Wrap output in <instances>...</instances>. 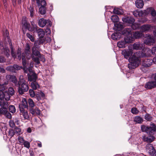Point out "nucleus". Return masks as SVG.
I'll return each mask as SVG.
<instances>
[{
	"instance_id": "51",
	"label": "nucleus",
	"mask_w": 156,
	"mask_h": 156,
	"mask_svg": "<svg viewBox=\"0 0 156 156\" xmlns=\"http://www.w3.org/2000/svg\"><path fill=\"white\" fill-rule=\"evenodd\" d=\"M18 140L20 144L21 145H22V144H23V143L25 141V140L23 138L20 136H19L18 137Z\"/></svg>"
},
{
	"instance_id": "45",
	"label": "nucleus",
	"mask_w": 156,
	"mask_h": 156,
	"mask_svg": "<svg viewBox=\"0 0 156 156\" xmlns=\"http://www.w3.org/2000/svg\"><path fill=\"white\" fill-rule=\"evenodd\" d=\"M28 10L30 13V16L32 17L34 15V10L33 8L31 6L28 8Z\"/></svg>"
},
{
	"instance_id": "6",
	"label": "nucleus",
	"mask_w": 156,
	"mask_h": 156,
	"mask_svg": "<svg viewBox=\"0 0 156 156\" xmlns=\"http://www.w3.org/2000/svg\"><path fill=\"white\" fill-rule=\"evenodd\" d=\"M9 104L6 101H0V106L4 107V110L3 112V115L7 118L11 119L12 118L11 114L8 111L7 109L8 108Z\"/></svg>"
},
{
	"instance_id": "52",
	"label": "nucleus",
	"mask_w": 156,
	"mask_h": 156,
	"mask_svg": "<svg viewBox=\"0 0 156 156\" xmlns=\"http://www.w3.org/2000/svg\"><path fill=\"white\" fill-rule=\"evenodd\" d=\"M139 27L138 24L136 23L132 24L131 28L133 30H136Z\"/></svg>"
},
{
	"instance_id": "16",
	"label": "nucleus",
	"mask_w": 156,
	"mask_h": 156,
	"mask_svg": "<svg viewBox=\"0 0 156 156\" xmlns=\"http://www.w3.org/2000/svg\"><path fill=\"white\" fill-rule=\"evenodd\" d=\"M146 148L149 154L151 155H153L155 153L156 151L152 145L150 144H147L146 146Z\"/></svg>"
},
{
	"instance_id": "46",
	"label": "nucleus",
	"mask_w": 156,
	"mask_h": 156,
	"mask_svg": "<svg viewBox=\"0 0 156 156\" xmlns=\"http://www.w3.org/2000/svg\"><path fill=\"white\" fill-rule=\"evenodd\" d=\"M9 110L12 113H15L16 111L15 107L13 105H10L9 106Z\"/></svg>"
},
{
	"instance_id": "12",
	"label": "nucleus",
	"mask_w": 156,
	"mask_h": 156,
	"mask_svg": "<svg viewBox=\"0 0 156 156\" xmlns=\"http://www.w3.org/2000/svg\"><path fill=\"white\" fill-rule=\"evenodd\" d=\"M37 4L38 6H40L39 9V11L40 14L44 15L46 13V9L45 6L46 5H43L41 3L39 2L38 0L37 1Z\"/></svg>"
},
{
	"instance_id": "62",
	"label": "nucleus",
	"mask_w": 156,
	"mask_h": 156,
	"mask_svg": "<svg viewBox=\"0 0 156 156\" xmlns=\"http://www.w3.org/2000/svg\"><path fill=\"white\" fill-rule=\"evenodd\" d=\"M9 124L10 126L12 128L15 126V124L13 120H10L9 122Z\"/></svg>"
},
{
	"instance_id": "56",
	"label": "nucleus",
	"mask_w": 156,
	"mask_h": 156,
	"mask_svg": "<svg viewBox=\"0 0 156 156\" xmlns=\"http://www.w3.org/2000/svg\"><path fill=\"white\" fill-rule=\"evenodd\" d=\"M41 44H42L40 43L39 41L37 40V41H36L34 42V46L35 47H36V48H38L40 47V45Z\"/></svg>"
},
{
	"instance_id": "5",
	"label": "nucleus",
	"mask_w": 156,
	"mask_h": 156,
	"mask_svg": "<svg viewBox=\"0 0 156 156\" xmlns=\"http://www.w3.org/2000/svg\"><path fill=\"white\" fill-rule=\"evenodd\" d=\"M141 129L142 132H144L149 135L153 134L156 131V126L154 123L151 124L150 126H146L144 125L141 127Z\"/></svg>"
},
{
	"instance_id": "26",
	"label": "nucleus",
	"mask_w": 156,
	"mask_h": 156,
	"mask_svg": "<svg viewBox=\"0 0 156 156\" xmlns=\"http://www.w3.org/2000/svg\"><path fill=\"white\" fill-rule=\"evenodd\" d=\"M124 40H125L126 42L127 43H130L132 42L133 41H134V38L133 36V34L128 35L125 36L124 38Z\"/></svg>"
},
{
	"instance_id": "10",
	"label": "nucleus",
	"mask_w": 156,
	"mask_h": 156,
	"mask_svg": "<svg viewBox=\"0 0 156 156\" xmlns=\"http://www.w3.org/2000/svg\"><path fill=\"white\" fill-rule=\"evenodd\" d=\"M156 46L155 47L152 48L151 51L149 49H147V52H148V54H147L146 53H142L141 55H139V56L142 57H149L151 55V52L152 54L154 55H156V44L154 45Z\"/></svg>"
},
{
	"instance_id": "60",
	"label": "nucleus",
	"mask_w": 156,
	"mask_h": 156,
	"mask_svg": "<svg viewBox=\"0 0 156 156\" xmlns=\"http://www.w3.org/2000/svg\"><path fill=\"white\" fill-rule=\"evenodd\" d=\"M29 93L30 96L31 97H34L35 96V93L33 90H29Z\"/></svg>"
},
{
	"instance_id": "7",
	"label": "nucleus",
	"mask_w": 156,
	"mask_h": 156,
	"mask_svg": "<svg viewBox=\"0 0 156 156\" xmlns=\"http://www.w3.org/2000/svg\"><path fill=\"white\" fill-rule=\"evenodd\" d=\"M154 62L156 64V57L154 58L153 59L145 58L142 60V66L145 67H148L152 65Z\"/></svg>"
},
{
	"instance_id": "13",
	"label": "nucleus",
	"mask_w": 156,
	"mask_h": 156,
	"mask_svg": "<svg viewBox=\"0 0 156 156\" xmlns=\"http://www.w3.org/2000/svg\"><path fill=\"white\" fill-rule=\"evenodd\" d=\"M156 87V82L150 81L146 83L144 87L147 89H151Z\"/></svg>"
},
{
	"instance_id": "49",
	"label": "nucleus",
	"mask_w": 156,
	"mask_h": 156,
	"mask_svg": "<svg viewBox=\"0 0 156 156\" xmlns=\"http://www.w3.org/2000/svg\"><path fill=\"white\" fill-rule=\"evenodd\" d=\"M6 69L8 71L15 73V70L14 69V67H13V66H8L6 68Z\"/></svg>"
},
{
	"instance_id": "19",
	"label": "nucleus",
	"mask_w": 156,
	"mask_h": 156,
	"mask_svg": "<svg viewBox=\"0 0 156 156\" xmlns=\"http://www.w3.org/2000/svg\"><path fill=\"white\" fill-rule=\"evenodd\" d=\"M122 55H124L125 58L126 59L130 58V56L132 55V51L129 50H124L122 52Z\"/></svg>"
},
{
	"instance_id": "29",
	"label": "nucleus",
	"mask_w": 156,
	"mask_h": 156,
	"mask_svg": "<svg viewBox=\"0 0 156 156\" xmlns=\"http://www.w3.org/2000/svg\"><path fill=\"white\" fill-rule=\"evenodd\" d=\"M121 36V34L119 32H115L112 34L111 37L113 40H115L119 39Z\"/></svg>"
},
{
	"instance_id": "27",
	"label": "nucleus",
	"mask_w": 156,
	"mask_h": 156,
	"mask_svg": "<svg viewBox=\"0 0 156 156\" xmlns=\"http://www.w3.org/2000/svg\"><path fill=\"white\" fill-rule=\"evenodd\" d=\"M36 32L37 33L39 37H44L45 32L41 28L37 29V28Z\"/></svg>"
},
{
	"instance_id": "1",
	"label": "nucleus",
	"mask_w": 156,
	"mask_h": 156,
	"mask_svg": "<svg viewBox=\"0 0 156 156\" xmlns=\"http://www.w3.org/2000/svg\"><path fill=\"white\" fill-rule=\"evenodd\" d=\"M22 30L23 33L25 34L26 31V30H28L29 31L34 33L37 30V27L33 21L31 22V25L30 23L27 21V19L25 18L22 20Z\"/></svg>"
},
{
	"instance_id": "47",
	"label": "nucleus",
	"mask_w": 156,
	"mask_h": 156,
	"mask_svg": "<svg viewBox=\"0 0 156 156\" xmlns=\"http://www.w3.org/2000/svg\"><path fill=\"white\" fill-rule=\"evenodd\" d=\"M23 145L24 147L27 148V149H29L30 147V142L27 141L25 140L23 143V144H22Z\"/></svg>"
},
{
	"instance_id": "24",
	"label": "nucleus",
	"mask_w": 156,
	"mask_h": 156,
	"mask_svg": "<svg viewBox=\"0 0 156 156\" xmlns=\"http://www.w3.org/2000/svg\"><path fill=\"white\" fill-rule=\"evenodd\" d=\"M20 111L22 113L24 119H28L29 118V116L27 111H25L24 109L22 108H20Z\"/></svg>"
},
{
	"instance_id": "50",
	"label": "nucleus",
	"mask_w": 156,
	"mask_h": 156,
	"mask_svg": "<svg viewBox=\"0 0 156 156\" xmlns=\"http://www.w3.org/2000/svg\"><path fill=\"white\" fill-rule=\"evenodd\" d=\"M152 117L149 114H146L145 115V119L147 121H151L152 120Z\"/></svg>"
},
{
	"instance_id": "15",
	"label": "nucleus",
	"mask_w": 156,
	"mask_h": 156,
	"mask_svg": "<svg viewBox=\"0 0 156 156\" xmlns=\"http://www.w3.org/2000/svg\"><path fill=\"white\" fill-rule=\"evenodd\" d=\"M7 80H9L10 81L14 83L16 86H17L18 84L17 78L16 77L13 75H7L6 76Z\"/></svg>"
},
{
	"instance_id": "3",
	"label": "nucleus",
	"mask_w": 156,
	"mask_h": 156,
	"mask_svg": "<svg viewBox=\"0 0 156 156\" xmlns=\"http://www.w3.org/2000/svg\"><path fill=\"white\" fill-rule=\"evenodd\" d=\"M31 54L30 50V48L29 45L27 44L25 49L24 52L22 54V64L24 66L26 64V58L29 59L31 58Z\"/></svg>"
},
{
	"instance_id": "61",
	"label": "nucleus",
	"mask_w": 156,
	"mask_h": 156,
	"mask_svg": "<svg viewBox=\"0 0 156 156\" xmlns=\"http://www.w3.org/2000/svg\"><path fill=\"white\" fill-rule=\"evenodd\" d=\"M38 57L39 58H40L41 61H42L43 62H44L45 61V59L44 58V55H40Z\"/></svg>"
},
{
	"instance_id": "34",
	"label": "nucleus",
	"mask_w": 156,
	"mask_h": 156,
	"mask_svg": "<svg viewBox=\"0 0 156 156\" xmlns=\"http://www.w3.org/2000/svg\"><path fill=\"white\" fill-rule=\"evenodd\" d=\"M127 42L124 40V41H119L117 43V46L120 48H123L126 47Z\"/></svg>"
},
{
	"instance_id": "2",
	"label": "nucleus",
	"mask_w": 156,
	"mask_h": 156,
	"mask_svg": "<svg viewBox=\"0 0 156 156\" xmlns=\"http://www.w3.org/2000/svg\"><path fill=\"white\" fill-rule=\"evenodd\" d=\"M16 86L18 87V91L19 94H23L24 92L27 91L29 89L27 82L23 79H20L18 81V84Z\"/></svg>"
},
{
	"instance_id": "57",
	"label": "nucleus",
	"mask_w": 156,
	"mask_h": 156,
	"mask_svg": "<svg viewBox=\"0 0 156 156\" xmlns=\"http://www.w3.org/2000/svg\"><path fill=\"white\" fill-rule=\"evenodd\" d=\"M26 35H27V37L30 39V40L31 41H32V42L34 41V37L32 35L30 34L29 33H27L26 34Z\"/></svg>"
},
{
	"instance_id": "21",
	"label": "nucleus",
	"mask_w": 156,
	"mask_h": 156,
	"mask_svg": "<svg viewBox=\"0 0 156 156\" xmlns=\"http://www.w3.org/2000/svg\"><path fill=\"white\" fill-rule=\"evenodd\" d=\"M144 44L140 43H134L133 44V49L136 50H141L144 47Z\"/></svg>"
},
{
	"instance_id": "37",
	"label": "nucleus",
	"mask_w": 156,
	"mask_h": 156,
	"mask_svg": "<svg viewBox=\"0 0 156 156\" xmlns=\"http://www.w3.org/2000/svg\"><path fill=\"white\" fill-rule=\"evenodd\" d=\"M28 103L29 104L28 109H29V108L32 109L35 106V104L32 99L31 98L29 99L28 100Z\"/></svg>"
},
{
	"instance_id": "59",
	"label": "nucleus",
	"mask_w": 156,
	"mask_h": 156,
	"mask_svg": "<svg viewBox=\"0 0 156 156\" xmlns=\"http://www.w3.org/2000/svg\"><path fill=\"white\" fill-rule=\"evenodd\" d=\"M13 120L15 123V124H16L18 126H19L20 125V121L17 118H15L13 119Z\"/></svg>"
},
{
	"instance_id": "20",
	"label": "nucleus",
	"mask_w": 156,
	"mask_h": 156,
	"mask_svg": "<svg viewBox=\"0 0 156 156\" xmlns=\"http://www.w3.org/2000/svg\"><path fill=\"white\" fill-rule=\"evenodd\" d=\"M29 110L31 113L33 115L37 114L38 115H40L41 111L38 108L36 107L34 108H29Z\"/></svg>"
},
{
	"instance_id": "48",
	"label": "nucleus",
	"mask_w": 156,
	"mask_h": 156,
	"mask_svg": "<svg viewBox=\"0 0 156 156\" xmlns=\"http://www.w3.org/2000/svg\"><path fill=\"white\" fill-rule=\"evenodd\" d=\"M15 134V130L12 129H10L9 131L8 136L10 137H12Z\"/></svg>"
},
{
	"instance_id": "23",
	"label": "nucleus",
	"mask_w": 156,
	"mask_h": 156,
	"mask_svg": "<svg viewBox=\"0 0 156 156\" xmlns=\"http://www.w3.org/2000/svg\"><path fill=\"white\" fill-rule=\"evenodd\" d=\"M132 30L130 28H125L122 31L123 34L125 36L132 34Z\"/></svg>"
},
{
	"instance_id": "33",
	"label": "nucleus",
	"mask_w": 156,
	"mask_h": 156,
	"mask_svg": "<svg viewBox=\"0 0 156 156\" xmlns=\"http://www.w3.org/2000/svg\"><path fill=\"white\" fill-rule=\"evenodd\" d=\"M10 44V47L11 49V54L12 57L14 59L16 58L17 57V55L15 52L14 51V49L13 47L12 44L11 43H9Z\"/></svg>"
},
{
	"instance_id": "9",
	"label": "nucleus",
	"mask_w": 156,
	"mask_h": 156,
	"mask_svg": "<svg viewBox=\"0 0 156 156\" xmlns=\"http://www.w3.org/2000/svg\"><path fill=\"white\" fill-rule=\"evenodd\" d=\"M144 43L149 45H154L156 44L154 37L151 36L149 34L147 35L144 41Z\"/></svg>"
},
{
	"instance_id": "17",
	"label": "nucleus",
	"mask_w": 156,
	"mask_h": 156,
	"mask_svg": "<svg viewBox=\"0 0 156 156\" xmlns=\"http://www.w3.org/2000/svg\"><path fill=\"white\" fill-rule=\"evenodd\" d=\"M122 21L125 23L130 24L134 23L135 20L131 16L125 17L122 18Z\"/></svg>"
},
{
	"instance_id": "38",
	"label": "nucleus",
	"mask_w": 156,
	"mask_h": 156,
	"mask_svg": "<svg viewBox=\"0 0 156 156\" xmlns=\"http://www.w3.org/2000/svg\"><path fill=\"white\" fill-rule=\"evenodd\" d=\"M14 130L15 134L17 136L20 135L23 133L21 129L19 127H15Z\"/></svg>"
},
{
	"instance_id": "58",
	"label": "nucleus",
	"mask_w": 156,
	"mask_h": 156,
	"mask_svg": "<svg viewBox=\"0 0 156 156\" xmlns=\"http://www.w3.org/2000/svg\"><path fill=\"white\" fill-rule=\"evenodd\" d=\"M138 111L136 108H132L131 110V112L133 114H136L138 113Z\"/></svg>"
},
{
	"instance_id": "36",
	"label": "nucleus",
	"mask_w": 156,
	"mask_h": 156,
	"mask_svg": "<svg viewBox=\"0 0 156 156\" xmlns=\"http://www.w3.org/2000/svg\"><path fill=\"white\" fill-rule=\"evenodd\" d=\"M31 87L33 89L36 90L39 88L40 85L37 82L34 81L31 83Z\"/></svg>"
},
{
	"instance_id": "40",
	"label": "nucleus",
	"mask_w": 156,
	"mask_h": 156,
	"mask_svg": "<svg viewBox=\"0 0 156 156\" xmlns=\"http://www.w3.org/2000/svg\"><path fill=\"white\" fill-rule=\"evenodd\" d=\"M134 121L138 123H141L143 121V119L140 116H136L134 118Z\"/></svg>"
},
{
	"instance_id": "41",
	"label": "nucleus",
	"mask_w": 156,
	"mask_h": 156,
	"mask_svg": "<svg viewBox=\"0 0 156 156\" xmlns=\"http://www.w3.org/2000/svg\"><path fill=\"white\" fill-rule=\"evenodd\" d=\"M111 19L114 23H116L119 21V18L118 16L115 15L112 16L111 17Z\"/></svg>"
},
{
	"instance_id": "32",
	"label": "nucleus",
	"mask_w": 156,
	"mask_h": 156,
	"mask_svg": "<svg viewBox=\"0 0 156 156\" xmlns=\"http://www.w3.org/2000/svg\"><path fill=\"white\" fill-rule=\"evenodd\" d=\"M46 20L43 18L40 19L38 22V25L41 27H44L46 25Z\"/></svg>"
},
{
	"instance_id": "14",
	"label": "nucleus",
	"mask_w": 156,
	"mask_h": 156,
	"mask_svg": "<svg viewBox=\"0 0 156 156\" xmlns=\"http://www.w3.org/2000/svg\"><path fill=\"white\" fill-rule=\"evenodd\" d=\"M150 13L152 16L154 17L156 16V12L152 8H148L146 10L144 11V14L145 15H147Z\"/></svg>"
},
{
	"instance_id": "25",
	"label": "nucleus",
	"mask_w": 156,
	"mask_h": 156,
	"mask_svg": "<svg viewBox=\"0 0 156 156\" xmlns=\"http://www.w3.org/2000/svg\"><path fill=\"white\" fill-rule=\"evenodd\" d=\"M143 139L144 141L147 142L148 143H151L153 141L155 137L153 136H149L147 137L144 136Z\"/></svg>"
},
{
	"instance_id": "44",
	"label": "nucleus",
	"mask_w": 156,
	"mask_h": 156,
	"mask_svg": "<svg viewBox=\"0 0 156 156\" xmlns=\"http://www.w3.org/2000/svg\"><path fill=\"white\" fill-rule=\"evenodd\" d=\"M113 12L117 14L121 15L123 13V12L122 10L118 9L115 8L113 11Z\"/></svg>"
},
{
	"instance_id": "35",
	"label": "nucleus",
	"mask_w": 156,
	"mask_h": 156,
	"mask_svg": "<svg viewBox=\"0 0 156 156\" xmlns=\"http://www.w3.org/2000/svg\"><path fill=\"white\" fill-rule=\"evenodd\" d=\"M41 55L40 52L36 49L35 47H33L32 48V54L31 55L39 57Z\"/></svg>"
},
{
	"instance_id": "8",
	"label": "nucleus",
	"mask_w": 156,
	"mask_h": 156,
	"mask_svg": "<svg viewBox=\"0 0 156 156\" xmlns=\"http://www.w3.org/2000/svg\"><path fill=\"white\" fill-rule=\"evenodd\" d=\"M0 54H4L7 58L10 55V51L8 47H4L2 42H0Z\"/></svg>"
},
{
	"instance_id": "43",
	"label": "nucleus",
	"mask_w": 156,
	"mask_h": 156,
	"mask_svg": "<svg viewBox=\"0 0 156 156\" xmlns=\"http://www.w3.org/2000/svg\"><path fill=\"white\" fill-rule=\"evenodd\" d=\"M6 96L5 92H4L2 90H0V101H4L3 99L4 98L5 100Z\"/></svg>"
},
{
	"instance_id": "28",
	"label": "nucleus",
	"mask_w": 156,
	"mask_h": 156,
	"mask_svg": "<svg viewBox=\"0 0 156 156\" xmlns=\"http://www.w3.org/2000/svg\"><path fill=\"white\" fill-rule=\"evenodd\" d=\"M144 36V34L141 32L136 31L133 33V36L134 38L138 39Z\"/></svg>"
},
{
	"instance_id": "54",
	"label": "nucleus",
	"mask_w": 156,
	"mask_h": 156,
	"mask_svg": "<svg viewBox=\"0 0 156 156\" xmlns=\"http://www.w3.org/2000/svg\"><path fill=\"white\" fill-rule=\"evenodd\" d=\"M13 67H14L15 70V73L17 70H19L21 69H23V67L22 66H19L16 64L13 65Z\"/></svg>"
},
{
	"instance_id": "42",
	"label": "nucleus",
	"mask_w": 156,
	"mask_h": 156,
	"mask_svg": "<svg viewBox=\"0 0 156 156\" xmlns=\"http://www.w3.org/2000/svg\"><path fill=\"white\" fill-rule=\"evenodd\" d=\"M31 58L32 60L36 63V64L38 65L40 64V62L39 57H35L34 56L32 55Z\"/></svg>"
},
{
	"instance_id": "22",
	"label": "nucleus",
	"mask_w": 156,
	"mask_h": 156,
	"mask_svg": "<svg viewBox=\"0 0 156 156\" xmlns=\"http://www.w3.org/2000/svg\"><path fill=\"white\" fill-rule=\"evenodd\" d=\"M151 25L148 24H144L140 27V29L143 32L148 31L151 30Z\"/></svg>"
},
{
	"instance_id": "31",
	"label": "nucleus",
	"mask_w": 156,
	"mask_h": 156,
	"mask_svg": "<svg viewBox=\"0 0 156 156\" xmlns=\"http://www.w3.org/2000/svg\"><path fill=\"white\" fill-rule=\"evenodd\" d=\"M136 7L138 8H142L144 5L143 0H136L135 2Z\"/></svg>"
},
{
	"instance_id": "4",
	"label": "nucleus",
	"mask_w": 156,
	"mask_h": 156,
	"mask_svg": "<svg viewBox=\"0 0 156 156\" xmlns=\"http://www.w3.org/2000/svg\"><path fill=\"white\" fill-rule=\"evenodd\" d=\"M129 63L128 64V67L130 69L136 68L139 66L140 62V58L135 55H133L131 58L129 59Z\"/></svg>"
},
{
	"instance_id": "63",
	"label": "nucleus",
	"mask_w": 156,
	"mask_h": 156,
	"mask_svg": "<svg viewBox=\"0 0 156 156\" xmlns=\"http://www.w3.org/2000/svg\"><path fill=\"white\" fill-rule=\"evenodd\" d=\"M38 40L42 44L45 42V39L44 37H39Z\"/></svg>"
},
{
	"instance_id": "53",
	"label": "nucleus",
	"mask_w": 156,
	"mask_h": 156,
	"mask_svg": "<svg viewBox=\"0 0 156 156\" xmlns=\"http://www.w3.org/2000/svg\"><path fill=\"white\" fill-rule=\"evenodd\" d=\"M26 64H27V61H26V64L25 65H23V69L24 72L26 73H27L28 71H29L30 72V69L29 68L28 69L27 68L26 66Z\"/></svg>"
},
{
	"instance_id": "30",
	"label": "nucleus",
	"mask_w": 156,
	"mask_h": 156,
	"mask_svg": "<svg viewBox=\"0 0 156 156\" xmlns=\"http://www.w3.org/2000/svg\"><path fill=\"white\" fill-rule=\"evenodd\" d=\"M28 80L30 81H33L34 82L36 80L37 76L35 73H33L31 75L28 74Z\"/></svg>"
},
{
	"instance_id": "39",
	"label": "nucleus",
	"mask_w": 156,
	"mask_h": 156,
	"mask_svg": "<svg viewBox=\"0 0 156 156\" xmlns=\"http://www.w3.org/2000/svg\"><path fill=\"white\" fill-rule=\"evenodd\" d=\"M133 14L135 17H140L142 16L143 13L142 11H134L132 12Z\"/></svg>"
},
{
	"instance_id": "18",
	"label": "nucleus",
	"mask_w": 156,
	"mask_h": 156,
	"mask_svg": "<svg viewBox=\"0 0 156 156\" xmlns=\"http://www.w3.org/2000/svg\"><path fill=\"white\" fill-rule=\"evenodd\" d=\"M19 109L20 110V108L24 109L27 108L28 109V106L27 104V101L25 98H23L22 100L21 104L19 105Z\"/></svg>"
},
{
	"instance_id": "11",
	"label": "nucleus",
	"mask_w": 156,
	"mask_h": 156,
	"mask_svg": "<svg viewBox=\"0 0 156 156\" xmlns=\"http://www.w3.org/2000/svg\"><path fill=\"white\" fill-rule=\"evenodd\" d=\"M14 90L13 88L12 87H9L7 90L5 91L6 98L5 100L9 101L10 100L11 96H12L14 94Z\"/></svg>"
},
{
	"instance_id": "55",
	"label": "nucleus",
	"mask_w": 156,
	"mask_h": 156,
	"mask_svg": "<svg viewBox=\"0 0 156 156\" xmlns=\"http://www.w3.org/2000/svg\"><path fill=\"white\" fill-rule=\"evenodd\" d=\"M114 26L117 28H119L120 29H122L123 27V25L120 24V23H115Z\"/></svg>"
},
{
	"instance_id": "64",
	"label": "nucleus",
	"mask_w": 156,
	"mask_h": 156,
	"mask_svg": "<svg viewBox=\"0 0 156 156\" xmlns=\"http://www.w3.org/2000/svg\"><path fill=\"white\" fill-rule=\"evenodd\" d=\"M6 62L5 58L2 56H0V63H3Z\"/></svg>"
}]
</instances>
